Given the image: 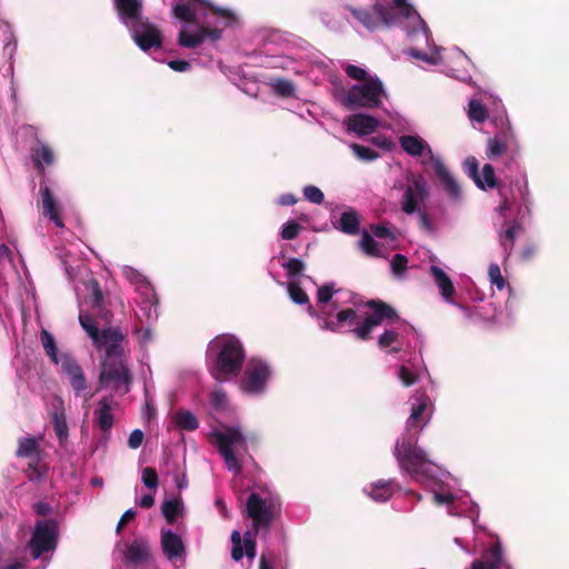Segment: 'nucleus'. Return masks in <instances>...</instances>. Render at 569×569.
I'll use <instances>...</instances> for the list:
<instances>
[{"label": "nucleus", "mask_w": 569, "mask_h": 569, "mask_svg": "<svg viewBox=\"0 0 569 569\" xmlns=\"http://www.w3.org/2000/svg\"><path fill=\"white\" fill-rule=\"evenodd\" d=\"M208 352L213 355L211 376L214 380L223 382L241 372L246 350L240 339L234 335H218L210 341Z\"/></svg>", "instance_id": "f257e3e1"}, {"label": "nucleus", "mask_w": 569, "mask_h": 569, "mask_svg": "<svg viewBox=\"0 0 569 569\" xmlns=\"http://www.w3.org/2000/svg\"><path fill=\"white\" fill-rule=\"evenodd\" d=\"M418 437L409 435L398 439L395 448V456L400 468L406 471L415 481L427 485L435 479L431 470L432 462L426 452L417 447Z\"/></svg>", "instance_id": "f03ea898"}, {"label": "nucleus", "mask_w": 569, "mask_h": 569, "mask_svg": "<svg viewBox=\"0 0 569 569\" xmlns=\"http://www.w3.org/2000/svg\"><path fill=\"white\" fill-rule=\"evenodd\" d=\"M365 306L369 308L371 312H366L361 317V320L358 316L355 327L351 329V332L358 340H370L373 328L383 322L392 323L399 320L398 311L383 300L370 299L365 302Z\"/></svg>", "instance_id": "7ed1b4c3"}, {"label": "nucleus", "mask_w": 569, "mask_h": 569, "mask_svg": "<svg viewBox=\"0 0 569 569\" xmlns=\"http://www.w3.org/2000/svg\"><path fill=\"white\" fill-rule=\"evenodd\" d=\"M132 376L124 357L103 358L100 363L99 385L101 388H111L119 396L130 391Z\"/></svg>", "instance_id": "20e7f679"}, {"label": "nucleus", "mask_w": 569, "mask_h": 569, "mask_svg": "<svg viewBox=\"0 0 569 569\" xmlns=\"http://www.w3.org/2000/svg\"><path fill=\"white\" fill-rule=\"evenodd\" d=\"M385 93L383 84L379 78H369L361 84L352 86L347 92L343 103L349 110L359 108L375 109L381 106Z\"/></svg>", "instance_id": "39448f33"}, {"label": "nucleus", "mask_w": 569, "mask_h": 569, "mask_svg": "<svg viewBox=\"0 0 569 569\" xmlns=\"http://www.w3.org/2000/svg\"><path fill=\"white\" fill-rule=\"evenodd\" d=\"M347 9L362 26L371 31L377 30L381 26H395L402 19L396 12V8H391L381 2H376L370 10L358 9L352 6H347Z\"/></svg>", "instance_id": "423d86ee"}, {"label": "nucleus", "mask_w": 569, "mask_h": 569, "mask_svg": "<svg viewBox=\"0 0 569 569\" xmlns=\"http://www.w3.org/2000/svg\"><path fill=\"white\" fill-rule=\"evenodd\" d=\"M212 437L216 440V445L227 468L233 470L236 473H240L242 468L234 453L236 448L246 447V438L240 429L227 427L223 431H213Z\"/></svg>", "instance_id": "0eeeda50"}, {"label": "nucleus", "mask_w": 569, "mask_h": 569, "mask_svg": "<svg viewBox=\"0 0 569 569\" xmlns=\"http://www.w3.org/2000/svg\"><path fill=\"white\" fill-rule=\"evenodd\" d=\"M58 523L53 519L38 521L30 539L31 555L34 559L52 551L58 545Z\"/></svg>", "instance_id": "6e6552de"}, {"label": "nucleus", "mask_w": 569, "mask_h": 569, "mask_svg": "<svg viewBox=\"0 0 569 569\" xmlns=\"http://www.w3.org/2000/svg\"><path fill=\"white\" fill-rule=\"evenodd\" d=\"M407 181L401 200V210L407 214H413L419 210V204L428 198L429 190L422 176L411 174Z\"/></svg>", "instance_id": "1a4fd4ad"}, {"label": "nucleus", "mask_w": 569, "mask_h": 569, "mask_svg": "<svg viewBox=\"0 0 569 569\" xmlns=\"http://www.w3.org/2000/svg\"><path fill=\"white\" fill-rule=\"evenodd\" d=\"M247 515L252 519L256 532L261 529L268 530L273 520V506L253 492L247 500Z\"/></svg>", "instance_id": "9d476101"}, {"label": "nucleus", "mask_w": 569, "mask_h": 569, "mask_svg": "<svg viewBox=\"0 0 569 569\" xmlns=\"http://www.w3.org/2000/svg\"><path fill=\"white\" fill-rule=\"evenodd\" d=\"M123 341V332L118 327H109L100 331L93 345L97 349L104 350L103 358H118L124 357Z\"/></svg>", "instance_id": "9b49d317"}, {"label": "nucleus", "mask_w": 569, "mask_h": 569, "mask_svg": "<svg viewBox=\"0 0 569 569\" xmlns=\"http://www.w3.org/2000/svg\"><path fill=\"white\" fill-rule=\"evenodd\" d=\"M132 38L142 51L162 46V36L160 30L148 20H138L131 27Z\"/></svg>", "instance_id": "f8f14e48"}, {"label": "nucleus", "mask_w": 569, "mask_h": 569, "mask_svg": "<svg viewBox=\"0 0 569 569\" xmlns=\"http://www.w3.org/2000/svg\"><path fill=\"white\" fill-rule=\"evenodd\" d=\"M62 372L68 377L69 383L77 397L81 396L88 389L86 375L78 361L68 353L60 357Z\"/></svg>", "instance_id": "ddd939ff"}, {"label": "nucleus", "mask_w": 569, "mask_h": 569, "mask_svg": "<svg viewBox=\"0 0 569 569\" xmlns=\"http://www.w3.org/2000/svg\"><path fill=\"white\" fill-rule=\"evenodd\" d=\"M270 371L268 366L262 361H252L247 368L242 378V388L247 392H261L269 379Z\"/></svg>", "instance_id": "4468645a"}, {"label": "nucleus", "mask_w": 569, "mask_h": 569, "mask_svg": "<svg viewBox=\"0 0 569 569\" xmlns=\"http://www.w3.org/2000/svg\"><path fill=\"white\" fill-rule=\"evenodd\" d=\"M42 214L54 223L57 228L62 229L64 227L63 219L61 217V208L51 192V189L42 184L40 186Z\"/></svg>", "instance_id": "2eb2a0df"}, {"label": "nucleus", "mask_w": 569, "mask_h": 569, "mask_svg": "<svg viewBox=\"0 0 569 569\" xmlns=\"http://www.w3.org/2000/svg\"><path fill=\"white\" fill-rule=\"evenodd\" d=\"M50 416L54 433L59 440L60 446H63L69 437V428L67 425L63 400L60 397H54L51 401Z\"/></svg>", "instance_id": "dca6fc26"}, {"label": "nucleus", "mask_w": 569, "mask_h": 569, "mask_svg": "<svg viewBox=\"0 0 569 569\" xmlns=\"http://www.w3.org/2000/svg\"><path fill=\"white\" fill-rule=\"evenodd\" d=\"M527 184L522 186L519 181H516L515 183L511 182L509 187L499 186L498 193L501 199V203L498 208L499 212L505 214V212L509 210L518 199L525 200Z\"/></svg>", "instance_id": "f3484780"}, {"label": "nucleus", "mask_w": 569, "mask_h": 569, "mask_svg": "<svg viewBox=\"0 0 569 569\" xmlns=\"http://www.w3.org/2000/svg\"><path fill=\"white\" fill-rule=\"evenodd\" d=\"M399 142L401 148L412 157H420L427 152L432 164L435 159H440L433 156L430 146L419 136L405 134L400 137Z\"/></svg>", "instance_id": "a211bd4d"}, {"label": "nucleus", "mask_w": 569, "mask_h": 569, "mask_svg": "<svg viewBox=\"0 0 569 569\" xmlns=\"http://www.w3.org/2000/svg\"><path fill=\"white\" fill-rule=\"evenodd\" d=\"M346 123L348 130L357 133L358 136L373 133L379 126V121L375 117L365 113L351 114L348 117Z\"/></svg>", "instance_id": "6ab92c4d"}, {"label": "nucleus", "mask_w": 569, "mask_h": 569, "mask_svg": "<svg viewBox=\"0 0 569 569\" xmlns=\"http://www.w3.org/2000/svg\"><path fill=\"white\" fill-rule=\"evenodd\" d=\"M502 563L500 542L492 543L481 556L471 563V569H499Z\"/></svg>", "instance_id": "aec40b11"}, {"label": "nucleus", "mask_w": 569, "mask_h": 569, "mask_svg": "<svg viewBox=\"0 0 569 569\" xmlns=\"http://www.w3.org/2000/svg\"><path fill=\"white\" fill-rule=\"evenodd\" d=\"M31 159L39 174H44V166H51L54 162V153L50 146L38 141L30 149Z\"/></svg>", "instance_id": "412c9836"}, {"label": "nucleus", "mask_w": 569, "mask_h": 569, "mask_svg": "<svg viewBox=\"0 0 569 569\" xmlns=\"http://www.w3.org/2000/svg\"><path fill=\"white\" fill-rule=\"evenodd\" d=\"M87 288L90 290V296L88 297L87 302L96 311L97 316L109 321L111 313L106 308L104 297L99 282L92 279L88 282Z\"/></svg>", "instance_id": "4be33fe9"}, {"label": "nucleus", "mask_w": 569, "mask_h": 569, "mask_svg": "<svg viewBox=\"0 0 569 569\" xmlns=\"http://www.w3.org/2000/svg\"><path fill=\"white\" fill-rule=\"evenodd\" d=\"M161 548L168 559H176L184 553V545L180 536L171 530H162Z\"/></svg>", "instance_id": "5701e85b"}, {"label": "nucleus", "mask_w": 569, "mask_h": 569, "mask_svg": "<svg viewBox=\"0 0 569 569\" xmlns=\"http://www.w3.org/2000/svg\"><path fill=\"white\" fill-rule=\"evenodd\" d=\"M435 174L440 180L442 187L452 198H458L460 194V188L457 181L453 179L449 170L446 168L441 159L433 160Z\"/></svg>", "instance_id": "b1692460"}, {"label": "nucleus", "mask_w": 569, "mask_h": 569, "mask_svg": "<svg viewBox=\"0 0 569 569\" xmlns=\"http://www.w3.org/2000/svg\"><path fill=\"white\" fill-rule=\"evenodd\" d=\"M398 488L393 480H378L372 483L369 489H365V491L372 500L385 502L392 497Z\"/></svg>", "instance_id": "393cba45"}, {"label": "nucleus", "mask_w": 569, "mask_h": 569, "mask_svg": "<svg viewBox=\"0 0 569 569\" xmlns=\"http://www.w3.org/2000/svg\"><path fill=\"white\" fill-rule=\"evenodd\" d=\"M150 556L149 545L144 539H134L126 551V560L129 563L138 565L148 560Z\"/></svg>", "instance_id": "a878e982"}, {"label": "nucleus", "mask_w": 569, "mask_h": 569, "mask_svg": "<svg viewBox=\"0 0 569 569\" xmlns=\"http://www.w3.org/2000/svg\"><path fill=\"white\" fill-rule=\"evenodd\" d=\"M98 405H99V408L94 412L97 416V422H98L99 429L106 433L111 430L113 422H114V417L111 412V410H112L111 403H110L109 398L103 397L102 399H100Z\"/></svg>", "instance_id": "bb28decb"}, {"label": "nucleus", "mask_w": 569, "mask_h": 569, "mask_svg": "<svg viewBox=\"0 0 569 569\" xmlns=\"http://www.w3.org/2000/svg\"><path fill=\"white\" fill-rule=\"evenodd\" d=\"M114 3L119 14L123 19H129L132 23L142 20L140 16L142 10L141 0H114Z\"/></svg>", "instance_id": "cd10ccee"}, {"label": "nucleus", "mask_w": 569, "mask_h": 569, "mask_svg": "<svg viewBox=\"0 0 569 569\" xmlns=\"http://www.w3.org/2000/svg\"><path fill=\"white\" fill-rule=\"evenodd\" d=\"M337 320L336 321H331V320H325L321 328L322 329H326V330H330V331H333V332H337L340 330L341 326L343 323H348L350 327L353 326L355 327V323L358 319V312L352 309V308H347V309H343V310H340L338 313H337Z\"/></svg>", "instance_id": "c85d7f7f"}, {"label": "nucleus", "mask_w": 569, "mask_h": 569, "mask_svg": "<svg viewBox=\"0 0 569 569\" xmlns=\"http://www.w3.org/2000/svg\"><path fill=\"white\" fill-rule=\"evenodd\" d=\"M430 403L427 395L421 393L416 397V402L412 405L411 415L407 420V429L419 427L422 416ZM422 426H420V429Z\"/></svg>", "instance_id": "c756f323"}, {"label": "nucleus", "mask_w": 569, "mask_h": 569, "mask_svg": "<svg viewBox=\"0 0 569 569\" xmlns=\"http://www.w3.org/2000/svg\"><path fill=\"white\" fill-rule=\"evenodd\" d=\"M431 274L435 279V282L441 290V295L446 299H450L455 295V287L449 278V276L438 266H431L430 268Z\"/></svg>", "instance_id": "7c9ffc66"}, {"label": "nucleus", "mask_w": 569, "mask_h": 569, "mask_svg": "<svg viewBox=\"0 0 569 569\" xmlns=\"http://www.w3.org/2000/svg\"><path fill=\"white\" fill-rule=\"evenodd\" d=\"M506 226L507 229L503 233L500 234V244L508 257L515 247V241L518 233L522 231V227L517 222L506 223Z\"/></svg>", "instance_id": "2f4dec72"}, {"label": "nucleus", "mask_w": 569, "mask_h": 569, "mask_svg": "<svg viewBox=\"0 0 569 569\" xmlns=\"http://www.w3.org/2000/svg\"><path fill=\"white\" fill-rule=\"evenodd\" d=\"M339 224L342 232L352 236L357 234L360 226L358 212L353 209L342 212Z\"/></svg>", "instance_id": "473e14b6"}, {"label": "nucleus", "mask_w": 569, "mask_h": 569, "mask_svg": "<svg viewBox=\"0 0 569 569\" xmlns=\"http://www.w3.org/2000/svg\"><path fill=\"white\" fill-rule=\"evenodd\" d=\"M288 293L290 299L297 305H308V313L312 317H317V311L309 301V297L306 291L297 282H290L288 284Z\"/></svg>", "instance_id": "72a5a7b5"}, {"label": "nucleus", "mask_w": 569, "mask_h": 569, "mask_svg": "<svg viewBox=\"0 0 569 569\" xmlns=\"http://www.w3.org/2000/svg\"><path fill=\"white\" fill-rule=\"evenodd\" d=\"M173 421L178 428L186 431H194L199 427L197 417L189 410L179 409L174 416Z\"/></svg>", "instance_id": "f704fd0d"}, {"label": "nucleus", "mask_w": 569, "mask_h": 569, "mask_svg": "<svg viewBox=\"0 0 569 569\" xmlns=\"http://www.w3.org/2000/svg\"><path fill=\"white\" fill-rule=\"evenodd\" d=\"M40 448L39 443L33 437L23 438L19 441V446L17 449V457L20 458H30L33 456H39Z\"/></svg>", "instance_id": "c9c22d12"}, {"label": "nucleus", "mask_w": 569, "mask_h": 569, "mask_svg": "<svg viewBox=\"0 0 569 569\" xmlns=\"http://www.w3.org/2000/svg\"><path fill=\"white\" fill-rule=\"evenodd\" d=\"M480 184L482 187H478L481 190L493 189L497 188L499 190V186H506L497 180L493 166L486 163L482 168L480 174Z\"/></svg>", "instance_id": "e433bc0d"}, {"label": "nucleus", "mask_w": 569, "mask_h": 569, "mask_svg": "<svg viewBox=\"0 0 569 569\" xmlns=\"http://www.w3.org/2000/svg\"><path fill=\"white\" fill-rule=\"evenodd\" d=\"M40 338L47 356L53 363H60V357L58 355V348L53 336L48 330L43 329L40 333Z\"/></svg>", "instance_id": "4c0bfd02"}, {"label": "nucleus", "mask_w": 569, "mask_h": 569, "mask_svg": "<svg viewBox=\"0 0 569 569\" xmlns=\"http://www.w3.org/2000/svg\"><path fill=\"white\" fill-rule=\"evenodd\" d=\"M161 511L167 522L173 525L181 515L182 503L178 499L167 500L162 503Z\"/></svg>", "instance_id": "58836bf2"}, {"label": "nucleus", "mask_w": 569, "mask_h": 569, "mask_svg": "<svg viewBox=\"0 0 569 569\" xmlns=\"http://www.w3.org/2000/svg\"><path fill=\"white\" fill-rule=\"evenodd\" d=\"M203 42L200 29L196 33L181 30L178 36V44L183 48L194 49Z\"/></svg>", "instance_id": "ea45409f"}, {"label": "nucleus", "mask_w": 569, "mask_h": 569, "mask_svg": "<svg viewBox=\"0 0 569 569\" xmlns=\"http://www.w3.org/2000/svg\"><path fill=\"white\" fill-rule=\"evenodd\" d=\"M468 116L471 120L482 123L488 118V110L479 100L472 99L469 102Z\"/></svg>", "instance_id": "a19ab883"}, {"label": "nucleus", "mask_w": 569, "mask_h": 569, "mask_svg": "<svg viewBox=\"0 0 569 569\" xmlns=\"http://www.w3.org/2000/svg\"><path fill=\"white\" fill-rule=\"evenodd\" d=\"M360 248L370 257H381L380 249L376 240L368 231H363L360 239Z\"/></svg>", "instance_id": "79ce46f5"}, {"label": "nucleus", "mask_w": 569, "mask_h": 569, "mask_svg": "<svg viewBox=\"0 0 569 569\" xmlns=\"http://www.w3.org/2000/svg\"><path fill=\"white\" fill-rule=\"evenodd\" d=\"M173 16L184 22L188 23H196L197 17L196 12L192 10V8L189 4L184 3H178L172 9Z\"/></svg>", "instance_id": "37998d69"}, {"label": "nucleus", "mask_w": 569, "mask_h": 569, "mask_svg": "<svg viewBox=\"0 0 569 569\" xmlns=\"http://www.w3.org/2000/svg\"><path fill=\"white\" fill-rule=\"evenodd\" d=\"M79 322L83 330L92 339V341L97 340L98 335L100 333L101 330H99L97 325L94 323L93 317L91 315L81 312L79 315Z\"/></svg>", "instance_id": "c03bdc74"}, {"label": "nucleus", "mask_w": 569, "mask_h": 569, "mask_svg": "<svg viewBox=\"0 0 569 569\" xmlns=\"http://www.w3.org/2000/svg\"><path fill=\"white\" fill-rule=\"evenodd\" d=\"M506 149H507L506 142L502 141L500 138L495 137V138H490L488 140L486 153L489 159H492V158L503 154Z\"/></svg>", "instance_id": "a18cd8bd"}, {"label": "nucleus", "mask_w": 569, "mask_h": 569, "mask_svg": "<svg viewBox=\"0 0 569 569\" xmlns=\"http://www.w3.org/2000/svg\"><path fill=\"white\" fill-rule=\"evenodd\" d=\"M48 468L44 465H40L39 458L36 461H31L28 465V478L31 481H40L44 478Z\"/></svg>", "instance_id": "49530a36"}, {"label": "nucleus", "mask_w": 569, "mask_h": 569, "mask_svg": "<svg viewBox=\"0 0 569 569\" xmlns=\"http://www.w3.org/2000/svg\"><path fill=\"white\" fill-rule=\"evenodd\" d=\"M465 171L467 174L475 181L477 187H482L480 184V173H479V163L475 157H468L463 163Z\"/></svg>", "instance_id": "de8ad7c7"}, {"label": "nucleus", "mask_w": 569, "mask_h": 569, "mask_svg": "<svg viewBox=\"0 0 569 569\" xmlns=\"http://www.w3.org/2000/svg\"><path fill=\"white\" fill-rule=\"evenodd\" d=\"M351 149L359 159L365 161H372L379 157V153L375 149L358 143H352Z\"/></svg>", "instance_id": "09e8293b"}, {"label": "nucleus", "mask_w": 569, "mask_h": 569, "mask_svg": "<svg viewBox=\"0 0 569 569\" xmlns=\"http://www.w3.org/2000/svg\"><path fill=\"white\" fill-rule=\"evenodd\" d=\"M300 231H301V226L298 222L290 220L283 224L280 234H281V238L284 240H292L298 237Z\"/></svg>", "instance_id": "8fccbe9b"}, {"label": "nucleus", "mask_w": 569, "mask_h": 569, "mask_svg": "<svg viewBox=\"0 0 569 569\" xmlns=\"http://www.w3.org/2000/svg\"><path fill=\"white\" fill-rule=\"evenodd\" d=\"M391 8H396V12L402 18L408 19L412 14H417L416 10L411 4L407 2V0H393V6Z\"/></svg>", "instance_id": "3c124183"}, {"label": "nucleus", "mask_w": 569, "mask_h": 569, "mask_svg": "<svg viewBox=\"0 0 569 569\" xmlns=\"http://www.w3.org/2000/svg\"><path fill=\"white\" fill-rule=\"evenodd\" d=\"M398 378L405 387H411L418 381V376L407 366H400L398 369Z\"/></svg>", "instance_id": "603ef678"}, {"label": "nucleus", "mask_w": 569, "mask_h": 569, "mask_svg": "<svg viewBox=\"0 0 569 569\" xmlns=\"http://www.w3.org/2000/svg\"><path fill=\"white\" fill-rule=\"evenodd\" d=\"M303 196L305 198L316 204H321L325 200L323 192L315 186H307L303 189Z\"/></svg>", "instance_id": "864d4df0"}, {"label": "nucleus", "mask_w": 569, "mask_h": 569, "mask_svg": "<svg viewBox=\"0 0 569 569\" xmlns=\"http://www.w3.org/2000/svg\"><path fill=\"white\" fill-rule=\"evenodd\" d=\"M488 274L490 278V281L492 284H496V287L499 290H502L506 286V281L501 274L500 268L497 263H491L489 266Z\"/></svg>", "instance_id": "5fc2aeb1"}, {"label": "nucleus", "mask_w": 569, "mask_h": 569, "mask_svg": "<svg viewBox=\"0 0 569 569\" xmlns=\"http://www.w3.org/2000/svg\"><path fill=\"white\" fill-rule=\"evenodd\" d=\"M282 267L287 270L288 276L296 277L303 272L306 266L300 259L290 258Z\"/></svg>", "instance_id": "6e6d98bb"}, {"label": "nucleus", "mask_w": 569, "mask_h": 569, "mask_svg": "<svg viewBox=\"0 0 569 569\" xmlns=\"http://www.w3.org/2000/svg\"><path fill=\"white\" fill-rule=\"evenodd\" d=\"M142 481L147 488L156 489L159 483L157 471L151 467L144 468L142 471Z\"/></svg>", "instance_id": "4d7b16f0"}, {"label": "nucleus", "mask_w": 569, "mask_h": 569, "mask_svg": "<svg viewBox=\"0 0 569 569\" xmlns=\"http://www.w3.org/2000/svg\"><path fill=\"white\" fill-rule=\"evenodd\" d=\"M399 333L395 330H386L379 338H378V347L380 349H387L392 343L398 341Z\"/></svg>", "instance_id": "13d9d810"}, {"label": "nucleus", "mask_w": 569, "mask_h": 569, "mask_svg": "<svg viewBox=\"0 0 569 569\" xmlns=\"http://www.w3.org/2000/svg\"><path fill=\"white\" fill-rule=\"evenodd\" d=\"M336 292L333 283H326L318 289L317 300L318 303H328Z\"/></svg>", "instance_id": "bf43d9fd"}, {"label": "nucleus", "mask_w": 569, "mask_h": 569, "mask_svg": "<svg viewBox=\"0 0 569 569\" xmlns=\"http://www.w3.org/2000/svg\"><path fill=\"white\" fill-rule=\"evenodd\" d=\"M243 549L244 553L248 558H253L256 555V539L254 533L251 531H246L243 533Z\"/></svg>", "instance_id": "052dcab7"}, {"label": "nucleus", "mask_w": 569, "mask_h": 569, "mask_svg": "<svg viewBox=\"0 0 569 569\" xmlns=\"http://www.w3.org/2000/svg\"><path fill=\"white\" fill-rule=\"evenodd\" d=\"M345 71H346L347 76L353 80L363 81V82H366L368 80L367 71L356 64H347L345 68Z\"/></svg>", "instance_id": "680f3d73"}, {"label": "nucleus", "mask_w": 569, "mask_h": 569, "mask_svg": "<svg viewBox=\"0 0 569 569\" xmlns=\"http://www.w3.org/2000/svg\"><path fill=\"white\" fill-rule=\"evenodd\" d=\"M407 264H408V259L406 256H403L401 253H397L392 257L391 269L396 276L401 274L407 269Z\"/></svg>", "instance_id": "e2e57ef3"}, {"label": "nucleus", "mask_w": 569, "mask_h": 569, "mask_svg": "<svg viewBox=\"0 0 569 569\" xmlns=\"http://www.w3.org/2000/svg\"><path fill=\"white\" fill-rule=\"evenodd\" d=\"M274 89L279 94L284 96V97H289V96L293 94V91H295L292 82L287 79H279L274 83Z\"/></svg>", "instance_id": "0e129e2a"}, {"label": "nucleus", "mask_w": 569, "mask_h": 569, "mask_svg": "<svg viewBox=\"0 0 569 569\" xmlns=\"http://www.w3.org/2000/svg\"><path fill=\"white\" fill-rule=\"evenodd\" d=\"M370 230L377 238L395 240L396 237L392 231L383 224H371Z\"/></svg>", "instance_id": "69168bd1"}, {"label": "nucleus", "mask_w": 569, "mask_h": 569, "mask_svg": "<svg viewBox=\"0 0 569 569\" xmlns=\"http://www.w3.org/2000/svg\"><path fill=\"white\" fill-rule=\"evenodd\" d=\"M144 435L140 429H134L128 439V446L131 449H138L143 441Z\"/></svg>", "instance_id": "338daca9"}, {"label": "nucleus", "mask_w": 569, "mask_h": 569, "mask_svg": "<svg viewBox=\"0 0 569 569\" xmlns=\"http://www.w3.org/2000/svg\"><path fill=\"white\" fill-rule=\"evenodd\" d=\"M276 556L272 552H263L260 556L259 569H273V561Z\"/></svg>", "instance_id": "774afa93"}]
</instances>
